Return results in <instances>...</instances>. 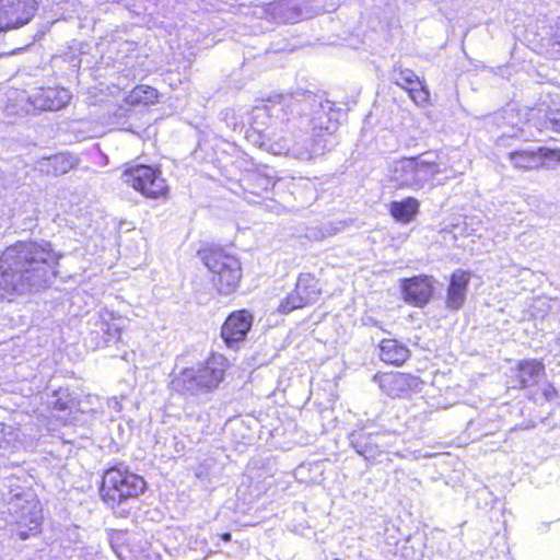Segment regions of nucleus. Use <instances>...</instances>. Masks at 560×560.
I'll use <instances>...</instances> for the list:
<instances>
[{"label": "nucleus", "mask_w": 560, "mask_h": 560, "mask_svg": "<svg viewBox=\"0 0 560 560\" xmlns=\"http://www.w3.org/2000/svg\"><path fill=\"white\" fill-rule=\"evenodd\" d=\"M270 116L280 118L293 136L302 132L300 140L283 139L270 147L273 154H290L301 161H310L325 153L328 137L338 129L334 103L322 94L299 90L290 94H276L267 100Z\"/></svg>", "instance_id": "f257e3e1"}, {"label": "nucleus", "mask_w": 560, "mask_h": 560, "mask_svg": "<svg viewBox=\"0 0 560 560\" xmlns=\"http://www.w3.org/2000/svg\"><path fill=\"white\" fill-rule=\"evenodd\" d=\"M57 260L51 247H5L0 256V290L18 295L38 291Z\"/></svg>", "instance_id": "f03ea898"}, {"label": "nucleus", "mask_w": 560, "mask_h": 560, "mask_svg": "<svg viewBox=\"0 0 560 560\" xmlns=\"http://www.w3.org/2000/svg\"><path fill=\"white\" fill-rule=\"evenodd\" d=\"M2 513L5 515V521L13 526L12 530L22 540L40 532L43 521L40 503L30 489L11 490L7 508Z\"/></svg>", "instance_id": "7ed1b4c3"}, {"label": "nucleus", "mask_w": 560, "mask_h": 560, "mask_svg": "<svg viewBox=\"0 0 560 560\" xmlns=\"http://www.w3.org/2000/svg\"><path fill=\"white\" fill-rule=\"evenodd\" d=\"M144 490L142 477L127 468L112 467L103 475L100 494L108 508L116 509L137 499Z\"/></svg>", "instance_id": "20e7f679"}, {"label": "nucleus", "mask_w": 560, "mask_h": 560, "mask_svg": "<svg viewBox=\"0 0 560 560\" xmlns=\"http://www.w3.org/2000/svg\"><path fill=\"white\" fill-rule=\"evenodd\" d=\"M198 257L217 276L221 293L230 294L235 290L242 277L241 264L235 256L225 253L223 247H201Z\"/></svg>", "instance_id": "39448f33"}, {"label": "nucleus", "mask_w": 560, "mask_h": 560, "mask_svg": "<svg viewBox=\"0 0 560 560\" xmlns=\"http://www.w3.org/2000/svg\"><path fill=\"white\" fill-rule=\"evenodd\" d=\"M122 180L147 198L166 196L168 187L159 168L149 165H136L122 173Z\"/></svg>", "instance_id": "423d86ee"}, {"label": "nucleus", "mask_w": 560, "mask_h": 560, "mask_svg": "<svg viewBox=\"0 0 560 560\" xmlns=\"http://www.w3.org/2000/svg\"><path fill=\"white\" fill-rule=\"evenodd\" d=\"M389 432H368L365 428L353 430L349 435L350 445L368 462L375 460L392 445Z\"/></svg>", "instance_id": "0eeeda50"}, {"label": "nucleus", "mask_w": 560, "mask_h": 560, "mask_svg": "<svg viewBox=\"0 0 560 560\" xmlns=\"http://www.w3.org/2000/svg\"><path fill=\"white\" fill-rule=\"evenodd\" d=\"M0 32L27 24L37 10V0H1Z\"/></svg>", "instance_id": "6e6552de"}, {"label": "nucleus", "mask_w": 560, "mask_h": 560, "mask_svg": "<svg viewBox=\"0 0 560 560\" xmlns=\"http://www.w3.org/2000/svg\"><path fill=\"white\" fill-rule=\"evenodd\" d=\"M509 160L515 168L534 170L542 166L545 161L560 162V150L546 147H530L510 152Z\"/></svg>", "instance_id": "1a4fd4ad"}, {"label": "nucleus", "mask_w": 560, "mask_h": 560, "mask_svg": "<svg viewBox=\"0 0 560 560\" xmlns=\"http://www.w3.org/2000/svg\"><path fill=\"white\" fill-rule=\"evenodd\" d=\"M374 381L389 397H404L420 390L419 377L406 373H385L375 375Z\"/></svg>", "instance_id": "9d476101"}, {"label": "nucleus", "mask_w": 560, "mask_h": 560, "mask_svg": "<svg viewBox=\"0 0 560 560\" xmlns=\"http://www.w3.org/2000/svg\"><path fill=\"white\" fill-rule=\"evenodd\" d=\"M252 325L253 316L248 311H236L224 322L221 336L228 347L237 348L238 343L245 340Z\"/></svg>", "instance_id": "9b49d317"}, {"label": "nucleus", "mask_w": 560, "mask_h": 560, "mask_svg": "<svg viewBox=\"0 0 560 560\" xmlns=\"http://www.w3.org/2000/svg\"><path fill=\"white\" fill-rule=\"evenodd\" d=\"M400 289L404 301L417 307L427 305L433 293V284L428 276L401 279Z\"/></svg>", "instance_id": "f8f14e48"}, {"label": "nucleus", "mask_w": 560, "mask_h": 560, "mask_svg": "<svg viewBox=\"0 0 560 560\" xmlns=\"http://www.w3.org/2000/svg\"><path fill=\"white\" fill-rule=\"evenodd\" d=\"M203 392L214 390L223 381L225 373V359L221 354H214L205 363L195 366Z\"/></svg>", "instance_id": "ddd939ff"}, {"label": "nucleus", "mask_w": 560, "mask_h": 560, "mask_svg": "<svg viewBox=\"0 0 560 560\" xmlns=\"http://www.w3.org/2000/svg\"><path fill=\"white\" fill-rule=\"evenodd\" d=\"M301 4V0H279L268 4L267 13L277 23H294L311 15Z\"/></svg>", "instance_id": "4468645a"}, {"label": "nucleus", "mask_w": 560, "mask_h": 560, "mask_svg": "<svg viewBox=\"0 0 560 560\" xmlns=\"http://www.w3.org/2000/svg\"><path fill=\"white\" fill-rule=\"evenodd\" d=\"M470 278V272L462 269H457L451 275L445 299L447 310L458 311L464 306Z\"/></svg>", "instance_id": "2eb2a0df"}, {"label": "nucleus", "mask_w": 560, "mask_h": 560, "mask_svg": "<svg viewBox=\"0 0 560 560\" xmlns=\"http://www.w3.org/2000/svg\"><path fill=\"white\" fill-rule=\"evenodd\" d=\"M79 164V158L69 152H60L36 161L34 170L47 176H60Z\"/></svg>", "instance_id": "dca6fc26"}, {"label": "nucleus", "mask_w": 560, "mask_h": 560, "mask_svg": "<svg viewBox=\"0 0 560 560\" xmlns=\"http://www.w3.org/2000/svg\"><path fill=\"white\" fill-rule=\"evenodd\" d=\"M71 96L65 89L58 90L54 88L42 89L32 96V103L35 108L40 110H58L65 107Z\"/></svg>", "instance_id": "f3484780"}, {"label": "nucleus", "mask_w": 560, "mask_h": 560, "mask_svg": "<svg viewBox=\"0 0 560 560\" xmlns=\"http://www.w3.org/2000/svg\"><path fill=\"white\" fill-rule=\"evenodd\" d=\"M172 386L174 390L182 395L197 396L205 394L195 366L184 369L178 375L174 377L172 381Z\"/></svg>", "instance_id": "a211bd4d"}, {"label": "nucleus", "mask_w": 560, "mask_h": 560, "mask_svg": "<svg viewBox=\"0 0 560 560\" xmlns=\"http://www.w3.org/2000/svg\"><path fill=\"white\" fill-rule=\"evenodd\" d=\"M418 158H406L397 163L393 178L400 187L418 190L417 182Z\"/></svg>", "instance_id": "6ab92c4d"}, {"label": "nucleus", "mask_w": 560, "mask_h": 560, "mask_svg": "<svg viewBox=\"0 0 560 560\" xmlns=\"http://www.w3.org/2000/svg\"><path fill=\"white\" fill-rule=\"evenodd\" d=\"M420 202L415 197H406L389 203L390 215L399 223L412 222L419 213Z\"/></svg>", "instance_id": "aec40b11"}, {"label": "nucleus", "mask_w": 560, "mask_h": 560, "mask_svg": "<svg viewBox=\"0 0 560 560\" xmlns=\"http://www.w3.org/2000/svg\"><path fill=\"white\" fill-rule=\"evenodd\" d=\"M545 366L537 360H525L518 364L516 378L517 384L514 387L525 388L536 385L544 375Z\"/></svg>", "instance_id": "412c9836"}, {"label": "nucleus", "mask_w": 560, "mask_h": 560, "mask_svg": "<svg viewBox=\"0 0 560 560\" xmlns=\"http://www.w3.org/2000/svg\"><path fill=\"white\" fill-rule=\"evenodd\" d=\"M537 36L540 48L547 54L552 56L560 54V15L553 20L552 24L544 26Z\"/></svg>", "instance_id": "4be33fe9"}, {"label": "nucleus", "mask_w": 560, "mask_h": 560, "mask_svg": "<svg viewBox=\"0 0 560 560\" xmlns=\"http://www.w3.org/2000/svg\"><path fill=\"white\" fill-rule=\"evenodd\" d=\"M380 358L385 363L400 365L409 358V350L395 339H384L380 345Z\"/></svg>", "instance_id": "5701e85b"}, {"label": "nucleus", "mask_w": 560, "mask_h": 560, "mask_svg": "<svg viewBox=\"0 0 560 560\" xmlns=\"http://www.w3.org/2000/svg\"><path fill=\"white\" fill-rule=\"evenodd\" d=\"M295 290L304 299L306 304L315 303L322 293L318 280L311 273H301Z\"/></svg>", "instance_id": "b1692460"}, {"label": "nucleus", "mask_w": 560, "mask_h": 560, "mask_svg": "<svg viewBox=\"0 0 560 560\" xmlns=\"http://www.w3.org/2000/svg\"><path fill=\"white\" fill-rule=\"evenodd\" d=\"M98 330L92 331L91 335H98L102 331V339L94 342L95 348L107 346L110 341H116L120 338V327L116 323H109L105 316H101V319L96 323Z\"/></svg>", "instance_id": "393cba45"}, {"label": "nucleus", "mask_w": 560, "mask_h": 560, "mask_svg": "<svg viewBox=\"0 0 560 560\" xmlns=\"http://www.w3.org/2000/svg\"><path fill=\"white\" fill-rule=\"evenodd\" d=\"M417 158V182L418 189H421L427 184L432 183L436 178V176L439 175V168L435 166L434 162L423 159L422 156Z\"/></svg>", "instance_id": "a878e982"}, {"label": "nucleus", "mask_w": 560, "mask_h": 560, "mask_svg": "<svg viewBox=\"0 0 560 560\" xmlns=\"http://www.w3.org/2000/svg\"><path fill=\"white\" fill-rule=\"evenodd\" d=\"M394 82L407 90L413 88V84H420L419 77L410 69L395 68L392 73Z\"/></svg>", "instance_id": "bb28decb"}, {"label": "nucleus", "mask_w": 560, "mask_h": 560, "mask_svg": "<svg viewBox=\"0 0 560 560\" xmlns=\"http://www.w3.org/2000/svg\"><path fill=\"white\" fill-rule=\"evenodd\" d=\"M156 97L158 91L149 85L136 86L129 95L130 102L137 104L153 103Z\"/></svg>", "instance_id": "cd10ccee"}, {"label": "nucleus", "mask_w": 560, "mask_h": 560, "mask_svg": "<svg viewBox=\"0 0 560 560\" xmlns=\"http://www.w3.org/2000/svg\"><path fill=\"white\" fill-rule=\"evenodd\" d=\"M307 305L304 299L300 295V293L294 289L284 300L281 301L279 305V311L281 313H290L296 308L303 307Z\"/></svg>", "instance_id": "c85d7f7f"}, {"label": "nucleus", "mask_w": 560, "mask_h": 560, "mask_svg": "<svg viewBox=\"0 0 560 560\" xmlns=\"http://www.w3.org/2000/svg\"><path fill=\"white\" fill-rule=\"evenodd\" d=\"M545 128L560 135V108H550L546 115Z\"/></svg>", "instance_id": "c756f323"}, {"label": "nucleus", "mask_w": 560, "mask_h": 560, "mask_svg": "<svg viewBox=\"0 0 560 560\" xmlns=\"http://www.w3.org/2000/svg\"><path fill=\"white\" fill-rule=\"evenodd\" d=\"M464 231V226L454 224L451 228H445L440 231V243H450L458 240V235Z\"/></svg>", "instance_id": "7c9ffc66"}, {"label": "nucleus", "mask_w": 560, "mask_h": 560, "mask_svg": "<svg viewBox=\"0 0 560 560\" xmlns=\"http://www.w3.org/2000/svg\"><path fill=\"white\" fill-rule=\"evenodd\" d=\"M56 399L51 402L55 410L66 411L71 408L72 400L67 390L56 392Z\"/></svg>", "instance_id": "2f4dec72"}, {"label": "nucleus", "mask_w": 560, "mask_h": 560, "mask_svg": "<svg viewBox=\"0 0 560 560\" xmlns=\"http://www.w3.org/2000/svg\"><path fill=\"white\" fill-rule=\"evenodd\" d=\"M419 88H410L408 89L410 97L413 100L416 104H424L429 101L430 93L425 85L422 84L420 81V84H418Z\"/></svg>", "instance_id": "473e14b6"}, {"label": "nucleus", "mask_w": 560, "mask_h": 560, "mask_svg": "<svg viewBox=\"0 0 560 560\" xmlns=\"http://www.w3.org/2000/svg\"><path fill=\"white\" fill-rule=\"evenodd\" d=\"M434 164L439 168V175H444L443 180H438L440 185L444 184L447 179L456 178L458 175L463 174L462 171L456 170L454 166H447L445 163L434 162Z\"/></svg>", "instance_id": "72a5a7b5"}, {"label": "nucleus", "mask_w": 560, "mask_h": 560, "mask_svg": "<svg viewBox=\"0 0 560 560\" xmlns=\"http://www.w3.org/2000/svg\"><path fill=\"white\" fill-rule=\"evenodd\" d=\"M541 394L545 397V399L549 401L556 398L557 390L551 384L546 383L541 386Z\"/></svg>", "instance_id": "f704fd0d"}, {"label": "nucleus", "mask_w": 560, "mask_h": 560, "mask_svg": "<svg viewBox=\"0 0 560 560\" xmlns=\"http://www.w3.org/2000/svg\"><path fill=\"white\" fill-rule=\"evenodd\" d=\"M108 407L115 410V412H120L122 409L121 402L116 397L108 400Z\"/></svg>", "instance_id": "c9c22d12"}, {"label": "nucleus", "mask_w": 560, "mask_h": 560, "mask_svg": "<svg viewBox=\"0 0 560 560\" xmlns=\"http://www.w3.org/2000/svg\"><path fill=\"white\" fill-rule=\"evenodd\" d=\"M232 536L230 533H224L221 535V539L225 542H229L231 540Z\"/></svg>", "instance_id": "e433bc0d"}, {"label": "nucleus", "mask_w": 560, "mask_h": 560, "mask_svg": "<svg viewBox=\"0 0 560 560\" xmlns=\"http://www.w3.org/2000/svg\"><path fill=\"white\" fill-rule=\"evenodd\" d=\"M14 245L22 246V245H25V243H24V242H22V241H18Z\"/></svg>", "instance_id": "4c0bfd02"}, {"label": "nucleus", "mask_w": 560, "mask_h": 560, "mask_svg": "<svg viewBox=\"0 0 560 560\" xmlns=\"http://www.w3.org/2000/svg\"><path fill=\"white\" fill-rule=\"evenodd\" d=\"M530 428H534V425H525V427H522V429H525V430L530 429Z\"/></svg>", "instance_id": "58836bf2"}]
</instances>
